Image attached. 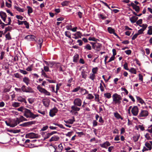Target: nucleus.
<instances>
[{
    "mask_svg": "<svg viewBox=\"0 0 152 152\" xmlns=\"http://www.w3.org/2000/svg\"><path fill=\"white\" fill-rule=\"evenodd\" d=\"M113 102L115 104L119 105L121 103V100L122 99L121 96L120 95L115 93L112 96Z\"/></svg>",
    "mask_w": 152,
    "mask_h": 152,
    "instance_id": "f257e3e1",
    "label": "nucleus"
},
{
    "mask_svg": "<svg viewBox=\"0 0 152 152\" xmlns=\"http://www.w3.org/2000/svg\"><path fill=\"white\" fill-rule=\"evenodd\" d=\"M23 115L27 118H32L33 119L39 116L38 115L34 114L30 110L26 108L25 110Z\"/></svg>",
    "mask_w": 152,
    "mask_h": 152,
    "instance_id": "f03ea898",
    "label": "nucleus"
},
{
    "mask_svg": "<svg viewBox=\"0 0 152 152\" xmlns=\"http://www.w3.org/2000/svg\"><path fill=\"white\" fill-rule=\"evenodd\" d=\"M22 91L23 92L33 93L34 90L29 86L27 87L25 85H23L22 87Z\"/></svg>",
    "mask_w": 152,
    "mask_h": 152,
    "instance_id": "7ed1b4c3",
    "label": "nucleus"
},
{
    "mask_svg": "<svg viewBox=\"0 0 152 152\" xmlns=\"http://www.w3.org/2000/svg\"><path fill=\"white\" fill-rule=\"evenodd\" d=\"M37 89L41 93L45 94L46 95L50 96V93L47 91L45 89L40 86L39 85L37 87Z\"/></svg>",
    "mask_w": 152,
    "mask_h": 152,
    "instance_id": "20e7f679",
    "label": "nucleus"
},
{
    "mask_svg": "<svg viewBox=\"0 0 152 152\" xmlns=\"http://www.w3.org/2000/svg\"><path fill=\"white\" fill-rule=\"evenodd\" d=\"M11 126L10 127H13L16 126L18 124H19L20 121V119L18 118H17L16 119H13L11 120L10 121Z\"/></svg>",
    "mask_w": 152,
    "mask_h": 152,
    "instance_id": "39448f33",
    "label": "nucleus"
},
{
    "mask_svg": "<svg viewBox=\"0 0 152 152\" xmlns=\"http://www.w3.org/2000/svg\"><path fill=\"white\" fill-rule=\"evenodd\" d=\"M50 145L52 146L53 147L52 148L54 149V151L53 152H61L63 149V147L61 143L59 144L58 145V148L57 150H56L57 148L56 146H54L52 144Z\"/></svg>",
    "mask_w": 152,
    "mask_h": 152,
    "instance_id": "423d86ee",
    "label": "nucleus"
},
{
    "mask_svg": "<svg viewBox=\"0 0 152 152\" xmlns=\"http://www.w3.org/2000/svg\"><path fill=\"white\" fill-rule=\"evenodd\" d=\"M102 47L101 44L96 42V43H95L94 45L92 46V48L97 51H99L101 50Z\"/></svg>",
    "mask_w": 152,
    "mask_h": 152,
    "instance_id": "0eeeda50",
    "label": "nucleus"
},
{
    "mask_svg": "<svg viewBox=\"0 0 152 152\" xmlns=\"http://www.w3.org/2000/svg\"><path fill=\"white\" fill-rule=\"evenodd\" d=\"M82 101L79 98H76L73 101L74 104L78 107H80L81 105Z\"/></svg>",
    "mask_w": 152,
    "mask_h": 152,
    "instance_id": "6e6552de",
    "label": "nucleus"
},
{
    "mask_svg": "<svg viewBox=\"0 0 152 152\" xmlns=\"http://www.w3.org/2000/svg\"><path fill=\"white\" fill-rule=\"evenodd\" d=\"M138 108L137 106H134L131 110V112L133 115L136 116L137 115L138 113Z\"/></svg>",
    "mask_w": 152,
    "mask_h": 152,
    "instance_id": "1a4fd4ad",
    "label": "nucleus"
},
{
    "mask_svg": "<svg viewBox=\"0 0 152 152\" xmlns=\"http://www.w3.org/2000/svg\"><path fill=\"white\" fill-rule=\"evenodd\" d=\"M58 110L57 109L54 107L53 109L50 110L49 112V115L51 117H53L55 115V114L56 113Z\"/></svg>",
    "mask_w": 152,
    "mask_h": 152,
    "instance_id": "9d476101",
    "label": "nucleus"
},
{
    "mask_svg": "<svg viewBox=\"0 0 152 152\" xmlns=\"http://www.w3.org/2000/svg\"><path fill=\"white\" fill-rule=\"evenodd\" d=\"M148 115V112L147 111L142 110L138 117H146Z\"/></svg>",
    "mask_w": 152,
    "mask_h": 152,
    "instance_id": "9b49d317",
    "label": "nucleus"
},
{
    "mask_svg": "<svg viewBox=\"0 0 152 152\" xmlns=\"http://www.w3.org/2000/svg\"><path fill=\"white\" fill-rule=\"evenodd\" d=\"M131 6L132 7L133 9L135 10L137 13H138L139 12L140 9L139 6L135 4L133 2H131Z\"/></svg>",
    "mask_w": 152,
    "mask_h": 152,
    "instance_id": "f8f14e48",
    "label": "nucleus"
},
{
    "mask_svg": "<svg viewBox=\"0 0 152 152\" xmlns=\"http://www.w3.org/2000/svg\"><path fill=\"white\" fill-rule=\"evenodd\" d=\"M35 37L33 35H28L26 36L24 39L29 41H35Z\"/></svg>",
    "mask_w": 152,
    "mask_h": 152,
    "instance_id": "ddd939ff",
    "label": "nucleus"
},
{
    "mask_svg": "<svg viewBox=\"0 0 152 152\" xmlns=\"http://www.w3.org/2000/svg\"><path fill=\"white\" fill-rule=\"evenodd\" d=\"M73 35H74L75 37H72L75 39L81 38L82 36V33L80 31H77L75 34H73Z\"/></svg>",
    "mask_w": 152,
    "mask_h": 152,
    "instance_id": "4468645a",
    "label": "nucleus"
},
{
    "mask_svg": "<svg viewBox=\"0 0 152 152\" xmlns=\"http://www.w3.org/2000/svg\"><path fill=\"white\" fill-rule=\"evenodd\" d=\"M110 144L108 141H106L103 144H101L100 145L102 148H107L108 146H110Z\"/></svg>",
    "mask_w": 152,
    "mask_h": 152,
    "instance_id": "2eb2a0df",
    "label": "nucleus"
},
{
    "mask_svg": "<svg viewBox=\"0 0 152 152\" xmlns=\"http://www.w3.org/2000/svg\"><path fill=\"white\" fill-rule=\"evenodd\" d=\"M44 105L46 107H48L50 104V101L48 99H44L42 100Z\"/></svg>",
    "mask_w": 152,
    "mask_h": 152,
    "instance_id": "dca6fc26",
    "label": "nucleus"
},
{
    "mask_svg": "<svg viewBox=\"0 0 152 152\" xmlns=\"http://www.w3.org/2000/svg\"><path fill=\"white\" fill-rule=\"evenodd\" d=\"M72 119H69L68 121H64L66 124H72L73 122L75 121V118L74 116L72 117Z\"/></svg>",
    "mask_w": 152,
    "mask_h": 152,
    "instance_id": "f3484780",
    "label": "nucleus"
},
{
    "mask_svg": "<svg viewBox=\"0 0 152 152\" xmlns=\"http://www.w3.org/2000/svg\"><path fill=\"white\" fill-rule=\"evenodd\" d=\"M138 19V18L136 16H133L130 18V20L132 23L136 22Z\"/></svg>",
    "mask_w": 152,
    "mask_h": 152,
    "instance_id": "a211bd4d",
    "label": "nucleus"
},
{
    "mask_svg": "<svg viewBox=\"0 0 152 152\" xmlns=\"http://www.w3.org/2000/svg\"><path fill=\"white\" fill-rule=\"evenodd\" d=\"M59 139V138L58 136H54L52 137L50 139L49 141L51 142L53 141H57Z\"/></svg>",
    "mask_w": 152,
    "mask_h": 152,
    "instance_id": "6ab92c4d",
    "label": "nucleus"
},
{
    "mask_svg": "<svg viewBox=\"0 0 152 152\" xmlns=\"http://www.w3.org/2000/svg\"><path fill=\"white\" fill-rule=\"evenodd\" d=\"M23 81L26 84L27 86H28L30 80L28 78L25 77L23 78Z\"/></svg>",
    "mask_w": 152,
    "mask_h": 152,
    "instance_id": "aec40b11",
    "label": "nucleus"
},
{
    "mask_svg": "<svg viewBox=\"0 0 152 152\" xmlns=\"http://www.w3.org/2000/svg\"><path fill=\"white\" fill-rule=\"evenodd\" d=\"M38 45L39 46H37V47L39 48V49L41 50V47L42 45V43L43 42V39L42 38H39L38 40Z\"/></svg>",
    "mask_w": 152,
    "mask_h": 152,
    "instance_id": "412c9836",
    "label": "nucleus"
},
{
    "mask_svg": "<svg viewBox=\"0 0 152 152\" xmlns=\"http://www.w3.org/2000/svg\"><path fill=\"white\" fill-rule=\"evenodd\" d=\"M35 121H31L24 123L25 127L28 126L30 125L34 124L35 123Z\"/></svg>",
    "mask_w": 152,
    "mask_h": 152,
    "instance_id": "4be33fe9",
    "label": "nucleus"
},
{
    "mask_svg": "<svg viewBox=\"0 0 152 152\" xmlns=\"http://www.w3.org/2000/svg\"><path fill=\"white\" fill-rule=\"evenodd\" d=\"M17 100L19 102H24L26 104L27 103L26 101V99L21 96L18 97L17 99Z\"/></svg>",
    "mask_w": 152,
    "mask_h": 152,
    "instance_id": "5701e85b",
    "label": "nucleus"
},
{
    "mask_svg": "<svg viewBox=\"0 0 152 152\" xmlns=\"http://www.w3.org/2000/svg\"><path fill=\"white\" fill-rule=\"evenodd\" d=\"M0 16L2 19L6 18L7 17L6 14L5 12L2 11L0 12Z\"/></svg>",
    "mask_w": 152,
    "mask_h": 152,
    "instance_id": "b1692460",
    "label": "nucleus"
},
{
    "mask_svg": "<svg viewBox=\"0 0 152 152\" xmlns=\"http://www.w3.org/2000/svg\"><path fill=\"white\" fill-rule=\"evenodd\" d=\"M71 109L74 111H79L80 108L79 107H78L74 105L72 106L71 107Z\"/></svg>",
    "mask_w": 152,
    "mask_h": 152,
    "instance_id": "393cba45",
    "label": "nucleus"
},
{
    "mask_svg": "<svg viewBox=\"0 0 152 152\" xmlns=\"http://www.w3.org/2000/svg\"><path fill=\"white\" fill-rule=\"evenodd\" d=\"M114 116L118 119H121V120H123V118H122L120 115L118 113H114Z\"/></svg>",
    "mask_w": 152,
    "mask_h": 152,
    "instance_id": "a878e982",
    "label": "nucleus"
},
{
    "mask_svg": "<svg viewBox=\"0 0 152 152\" xmlns=\"http://www.w3.org/2000/svg\"><path fill=\"white\" fill-rule=\"evenodd\" d=\"M104 97L107 98L108 99L110 98L111 97V94L110 93L107 92L104 94Z\"/></svg>",
    "mask_w": 152,
    "mask_h": 152,
    "instance_id": "bb28decb",
    "label": "nucleus"
},
{
    "mask_svg": "<svg viewBox=\"0 0 152 152\" xmlns=\"http://www.w3.org/2000/svg\"><path fill=\"white\" fill-rule=\"evenodd\" d=\"M30 138H37V134L33 132L30 133Z\"/></svg>",
    "mask_w": 152,
    "mask_h": 152,
    "instance_id": "cd10ccee",
    "label": "nucleus"
},
{
    "mask_svg": "<svg viewBox=\"0 0 152 152\" xmlns=\"http://www.w3.org/2000/svg\"><path fill=\"white\" fill-rule=\"evenodd\" d=\"M140 137V134L138 135L137 134L136 135L134 136L133 137V140L135 142L137 141Z\"/></svg>",
    "mask_w": 152,
    "mask_h": 152,
    "instance_id": "c85d7f7f",
    "label": "nucleus"
},
{
    "mask_svg": "<svg viewBox=\"0 0 152 152\" xmlns=\"http://www.w3.org/2000/svg\"><path fill=\"white\" fill-rule=\"evenodd\" d=\"M137 100L139 101V102L141 104L145 103L144 100L139 96H136Z\"/></svg>",
    "mask_w": 152,
    "mask_h": 152,
    "instance_id": "c756f323",
    "label": "nucleus"
},
{
    "mask_svg": "<svg viewBox=\"0 0 152 152\" xmlns=\"http://www.w3.org/2000/svg\"><path fill=\"white\" fill-rule=\"evenodd\" d=\"M27 8L28 9V15H30V13L33 12V9L31 7L27 6Z\"/></svg>",
    "mask_w": 152,
    "mask_h": 152,
    "instance_id": "7c9ffc66",
    "label": "nucleus"
},
{
    "mask_svg": "<svg viewBox=\"0 0 152 152\" xmlns=\"http://www.w3.org/2000/svg\"><path fill=\"white\" fill-rule=\"evenodd\" d=\"M8 22H7V23H6L7 24H5L4 23L2 22V24L4 25V26H7L8 25H10L11 23V20L10 17H8Z\"/></svg>",
    "mask_w": 152,
    "mask_h": 152,
    "instance_id": "2f4dec72",
    "label": "nucleus"
},
{
    "mask_svg": "<svg viewBox=\"0 0 152 152\" xmlns=\"http://www.w3.org/2000/svg\"><path fill=\"white\" fill-rule=\"evenodd\" d=\"M69 3V1H65L62 2L61 4L63 7L66 6L68 5Z\"/></svg>",
    "mask_w": 152,
    "mask_h": 152,
    "instance_id": "473e14b6",
    "label": "nucleus"
},
{
    "mask_svg": "<svg viewBox=\"0 0 152 152\" xmlns=\"http://www.w3.org/2000/svg\"><path fill=\"white\" fill-rule=\"evenodd\" d=\"M26 109V108H25L24 107L22 106L18 108L17 110L18 111L22 112L24 113Z\"/></svg>",
    "mask_w": 152,
    "mask_h": 152,
    "instance_id": "72a5a7b5",
    "label": "nucleus"
},
{
    "mask_svg": "<svg viewBox=\"0 0 152 152\" xmlns=\"http://www.w3.org/2000/svg\"><path fill=\"white\" fill-rule=\"evenodd\" d=\"M145 146L147 147L149 150H151L152 149V146L150 145V144L147 142H146L145 143Z\"/></svg>",
    "mask_w": 152,
    "mask_h": 152,
    "instance_id": "f704fd0d",
    "label": "nucleus"
},
{
    "mask_svg": "<svg viewBox=\"0 0 152 152\" xmlns=\"http://www.w3.org/2000/svg\"><path fill=\"white\" fill-rule=\"evenodd\" d=\"M79 56L78 54L75 55L73 57V61L74 62H77V61L78 59Z\"/></svg>",
    "mask_w": 152,
    "mask_h": 152,
    "instance_id": "c9c22d12",
    "label": "nucleus"
},
{
    "mask_svg": "<svg viewBox=\"0 0 152 152\" xmlns=\"http://www.w3.org/2000/svg\"><path fill=\"white\" fill-rule=\"evenodd\" d=\"M14 7L17 10V11H18L19 12H23L24 11V10L23 9L20 8L19 7H18L17 6H15Z\"/></svg>",
    "mask_w": 152,
    "mask_h": 152,
    "instance_id": "e433bc0d",
    "label": "nucleus"
},
{
    "mask_svg": "<svg viewBox=\"0 0 152 152\" xmlns=\"http://www.w3.org/2000/svg\"><path fill=\"white\" fill-rule=\"evenodd\" d=\"M108 32L110 34H112L115 31L114 29H113L112 27H109L107 28Z\"/></svg>",
    "mask_w": 152,
    "mask_h": 152,
    "instance_id": "4c0bfd02",
    "label": "nucleus"
},
{
    "mask_svg": "<svg viewBox=\"0 0 152 152\" xmlns=\"http://www.w3.org/2000/svg\"><path fill=\"white\" fill-rule=\"evenodd\" d=\"M129 71L131 73L135 74H136L137 73V71L136 69L134 68H131L129 70Z\"/></svg>",
    "mask_w": 152,
    "mask_h": 152,
    "instance_id": "58836bf2",
    "label": "nucleus"
},
{
    "mask_svg": "<svg viewBox=\"0 0 152 152\" xmlns=\"http://www.w3.org/2000/svg\"><path fill=\"white\" fill-rule=\"evenodd\" d=\"M86 72L85 71H83L81 72V75L83 78L86 79L87 76V75L86 74Z\"/></svg>",
    "mask_w": 152,
    "mask_h": 152,
    "instance_id": "ea45409f",
    "label": "nucleus"
},
{
    "mask_svg": "<svg viewBox=\"0 0 152 152\" xmlns=\"http://www.w3.org/2000/svg\"><path fill=\"white\" fill-rule=\"evenodd\" d=\"M65 34L66 37L69 38L70 39H71V33L69 31H65Z\"/></svg>",
    "mask_w": 152,
    "mask_h": 152,
    "instance_id": "a19ab883",
    "label": "nucleus"
},
{
    "mask_svg": "<svg viewBox=\"0 0 152 152\" xmlns=\"http://www.w3.org/2000/svg\"><path fill=\"white\" fill-rule=\"evenodd\" d=\"M139 26L141 27H142V28L141 29L144 31L147 27L148 25L146 24H143L142 25H139Z\"/></svg>",
    "mask_w": 152,
    "mask_h": 152,
    "instance_id": "79ce46f5",
    "label": "nucleus"
},
{
    "mask_svg": "<svg viewBox=\"0 0 152 152\" xmlns=\"http://www.w3.org/2000/svg\"><path fill=\"white\" fill-rule=\"evenodd\" d=\"M145 137L148 140H152V139L150 136V134L148 133H147L145 135Z\"/></svg>",
    "mask_w": 152,
    "mask_h": 152,
    "instance_id": "37998d69",
    "label": "nucleus"
},
{
    "mask_svg": "<svg viewBox=\"0 0 152 152\" xmlns=\"http://www.w3.org/2000/svg\"><path fill=\"white\" fill-rule=\"evenodd\" d=\"M98 70V68L97 67L93 68L92 70V71L93 73V74H95L96 73Z\"/></svg>",
    "mask_w": 152,
    "mask_h": 152,
    "instance_id": "c03bdc74",
    "label": "nucleus"
},
{
    "mask_svg": "<svg viewBox=\"0 0 152 152\" xmlns=\"http://www.w3.org/2000/svg\"><path fill=\"white\" fill-rule=\"evenodd\" d=\"M149 29L148 30L147 34L149 35L152 34V28L151 26L148 27Z\"/></svg>",
    "mask_w": 152,
    "mask_h": 152,
    "instance_id": "a18cd8bd",
    "label": "nucleus"
},
{
    "mask_svg": "<svg viewBox=\"0 0 152 152\" xmlns=\"http://www.w3.org/2000/svg\"><path fill=\"white\" fill-rule=\"evenodd\" d=\"M86 98L89 99H91L94 98V96L92 94H88V96L86 97Z\"/></svg>",
    "mask_w": 152,
    "mask_h": 152,
    "instance_id": "49530a36",
    "label": "nucleus"
},
{
    "mask_svg": "<svg viewBox=\"0 0 152 152\" xmlns=\"http://www.w3.org/2000/svg\"><path fill=\"white\" fill-rule=\"evenodd\" d=\"M84 48L85 49H86L88 50H91V47L89 44H87L84 46Z\"/></svg>",
    "mask_w": 152,
    "mask_h": 152,
    "instance_id": "de8ad7c7",
    "label": "nucleus"
},
{
    "mask_svg": "<svg viewBox=\"0 0 152 152\" xmlns=\"http://www.w3.org/2000/svg\"><path fill=\"white\" fill-rule=\"evenodd\" d=\"M80 89V87L79 86H77L76 88H75L72 92H76L78 91Z\"/></svg>",
    "mask_w": 152,
    "mask_h": 152,
    "instance_id": "09e8293b",
    "label": "nucleus"
},
{
    "mask_svg": "<svg viewBox=\"0 0 152 152\" xmlns=\"http://www.w3.org/2000/svg\"><path fill=\"white\" fill-rule=\"evenodd\" d=\"M95 74L91 73L90 75V76L89 77V78L91 79L92 80H94V79H95Z\"/></svg>",
    "mask_w": 152,
    "mask_h": 152,
    "instance_id": "8fccbe9b",
    "label": "nucleus"
},
{
    "mask_svg": "<svg viewBox=\"0 0 152 152\" xmlns=\"http://www.w3.org/2000/svg\"><path fill=\"white\" fill-rule=\"evenodd\" d=\"M12 106L14 107H17L20 106V103L18 102H15L12 104Z\"/></svg>",
    "mask_w": 152,
    "mask_h": 152,
    "instance_id": "3c124183",
    "label": "nucleus"
},
{
    "mask_svg": "<svg viewBox=\"0 0 152 152\" xmlns=\"http://www.w3.org/2000/svg\"><path fill=\"white\" fill-rule=\"evenodd\" d=\"M5 37L7 39L9 40L11 39V37L10 35V33L9 32L5 35Z\"/></svg>",
    "mask_w": 152,
    "mask_h": 152,
    "instance_id": "603ef678",
    "label": "nucleus"
},
{
    "mask_svg": "<svg viewBox=\"0 0 152 152\" xmlns=\"http://www.w3.org/2000/svg\"><path fill=\"white\" fill-rule=\"evenodd\" d=\"M42 75H43L44 77L46 78H48V76L46 75L45 72L44 71V70L42 69L41 71Z\"/></svg>",
    "mask_w": 152,
    "mask_h": 152,
    "instance_id": "864d4df0",
    "label": "nucleus"
},
{
    "mask_svg": "<svg viewBox=\"0 0 152 152\" xmlns=\"http://www.w3.org/2000/svg\"><path fill=\"white\" fill-rule=\"evenodd\" d=\"M24 25L26 26V28H29V23L26 21H24V23H23Z\"/></svg>",
    "mask_w": 152,
    "mask_h": 152,
    "instance_id": "5fc2aeb1",
    "label": "nucleus"
},
{
    "mask_svg": "<svg viewBox=\"0 0 152 152\" xmlns=\"http://www.w3.org/2000/svg\"><path fill=\"white\" fill-rule=\"evenodd\" d=\"M142 19H140L136 22V24L138 25H140L142 23Z\"/></svg>",
    "mask_w": 152,
    "mask_h": 152,
    "instance_id": "6e6d98bb",
    "label": "nucleus"
},
{
    "mask_svg": "<svg viewBox=\"0 0 152 152\" xmlns=\"http://www.w3.org/2000/svg\"><path fill=\"white\" fill-rule=\"evenodd\" d=\"M88 40L90 41H93L95 42H97L98 39H96L94 37H90L88 38Z\"/></svg>",
    "mask_w": 152,
    "mask_h": 152,
    "instance_id": "4d7b16f0",
    "label": "nucleus"
},
{
    "mask_svg": "<svg viewBox=\"0 0 152 152\" xmlns=\"http://www.w3.org/2000/svg\"><path fill=\"white\" fill-rule=\"evenodd\" d=\"M32 65H31L28 66L26 69V70L28 71H31L32 70Z\"/></svg>",
    "mask_w": 152,
    "mask_h": 152,
    "instance_id": "13d9d810",
    "label": "nucleus"
},
{
    "mask_svg": "<svg viewBox=\"0 0 152 152\" xmlns=\"http://www.w3.org/2000/svg\"><path fill=\"white\" fill-rule=\"evenodd\" d=\"M124 68L126 70H129V68L128 67V65L127 64L126 62H125V63L124 64Z\"/></svg>",
    "mask_w": 152,
    "mask_h": 152,
    "instance_id": "bf43d9fd",
    "label": "nucleus"
},
{
    "mask_svg": "<svg viewBox=\"0 0 152 152\" xmlns=\"http://www.w3.org/2000/svg\"><path fill=\"white\" fill-rule=\"evenodd\" d=\"M14 75L15 77L17 78H19L21 77L20 75L18 73H15L14 74Z\"/></svg>",
    "mask_w": 152,
    "mask_h": 152,
    "instance_id": "052dcab7",
    "label": "nucleus"
},
{
    "mask_svg": "<svg viewBox=\"0 0 152 152\" xmlns=\"http://www.w3.org/2000/svg\"><path fill=\"white\" fill-rule=\"evenodd\" d=\"M95 100L98 102H99V96L98 94H95Z\"/></svg>",
    "mask_w": 152,
    "mask_h": 152,
    "instance_id": "680f3d73",
    "label": "nucleus"
},
{
    "mask_svg": "<svg viewBox=\"0 0 152 152\" xmlns=\"http://www.w3.org/2000/svg\"><path fill=\"white\" fill-rule=\"evenodd\" d=\"M16 17L17 19H20L21 20H22L23 18V16L20 15H16Z\"/></svg>",
    "mask_w": 152,
    "mask_h": 152,
    "instance_id": "e2e57ef3",
    "label": "nucleus"
},
{
    "mask_svg": "<svg viewBox=\"0 0 152 152\" xmlns=\"http://www.w3.org/2000/svg\"><path fill=\"white\" fill-rule=\"evenodd\" d=\"M73 132H69L67 134H66L65 135L66 136L70 137L72 136V134Z\"/></svg>",
    "mask_w": 152,
    "mask_h": 152,
    "instance_id": "0e129e2a",
    "label": "nucleus"
},
{
    "mask_svg": "<svg viewBox=\"0 0 152 152\" xmlns=\"http://www.w3.org/2000/svg\"><path fill=\"white\" fill-rule=\"evenodd\" d=\"M19 72L20 73L23 74L24 75H26V74H27V72L25 70H22V69H20Z\"/></svg>",
    "mask_w": 152,
    "mask_h": 152,
    "instance_id": "69168bd1",
    "label": "nucleus"
},
{
    "mask_svg": "<svg viewBox=\"0 0 152 152\" xmlns=\"http://www.w3.org/2000/svg\"><path fill=\"white\" fill-rule=\"evenodd\" d=\"M76 133L78 134V136L80 137H81V136L84 134L83 132H76Z\"/></svg>",
    "mask_w": 152,
    "mask_h": 152,
    "instance_id": "338daca9",
    "label": "nucleus"
},
{
    "mask_svg": "<svg viewBox=\"0 0 152 152\" xmlns=\"http://www.w3.org/2000/svg\"><path fill=\"white\" fill-rule=\"evenodd\" d=\"M143 31H144L142 30V29L141 28L138 31L137 33L139 35L140 34H143Z\"/></svg>",
    "mask_w": 152,
    "mask_h": 152,
    "instance_id": "774afa93",
    "label": "nucleus"
}]
</instances>
